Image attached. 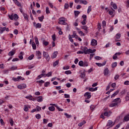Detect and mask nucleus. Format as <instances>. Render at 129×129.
I'll list each match as a JSON object with an SVG mask.
<instances>
[{
  "instance_id": "obj_27",
  "label": "nucleus",
  "mask_w": 129,
  "mask_h": 129,
  "mask_svg": "<svg viewBox=\"0 0 129 129\" xmlns=\"http://www.w3.org/2000/svg\"><path fill=\"white\" fill-rule=\"evenodd\" d=\"M9 56H14L15 55V52L11 51L8 53Z\"/></svg>"
},
{
  "instance_id": "obj_10",
  "label": "nucleus",
  "mask_w": 129,
  "mask_h": 129,
  "mask_svg": "<svg viewBox=\"0 0 129 129\" xmlns=\"http://www.w3.org/2000/svg\"><path fill=\"white\" fill-rule=\"evenodd\" d=\"M109 73V70H108V69H105L104 71V75H105V76H106V75H108Z\"/></svg>"
},
{
  "instance_id": "obj_44",
  "label": "nucleus",
  "mask_w": 129,
  "mask_h": 129,
  "mask_svg": "<svg viewBox=\"0 0 129 129\" xmlns=\"http://www.w3.org/2000/svg\"><path fill=\"white\" fill-rule=\"evenodd\" d=\"M64 115H66L67 118H70V117H71V115H69L68 113H64Z\"/></svg>"
},
{
  "instance_id": "obj_33",
  "label": "nucleus",
  "mask_w": 129,
  "mask_h": 129,
  "mask_svg": "<svg viewBox=\"0 0 129 129\" xmlns=\"http://www.w3.org/2000/svg\"><path fill=\"white\" fill-rule=\"evenodd\" d=\"M52 38L53 42H55L56 41V35L55 34H53L52 35Z\"/></svg>"
},
{
  "instance_id": "obj_12",
  "label": "nucleus",
  "mask_w": 129,
  "mask_h": 129,
  "mask_svg": "<svg viewBox=\"0 0 129 129\" xmlns=\"http://www.w3.org/2000/svg\"><path fill=\"white\" fill-rule=\"evenodd\" d=\"M111 6L113 7L114 10H116L117 9V6H116V4H114L112 2H111Z\"/></svg>"
},
{
  "instance_id": "obj_45",
  "label": "nucleus",
  "mask_w": 129,
  "mask_h": 129,
  "mask_svg": "<svg viewBox=\"0 0 129 129\" xmlns=\"http://www.w3.org/2000/svg\"><path fill=\"white\" fill-rule=\"evenodd\" d=\"M45 76L47 77H50V76H52V72H50L47 74H45Z\"/></svg>"
},
{
  "instance_id": "obj_21",
  "label": "nucleus",
  "mask_w": 129,
  "mask_h": 129,
  "mask_svg": "<svg viewBox=\"0 0 129 129\" xmlns=\"http://www.w3.org/2000/svg\"><path fill=\"white\" fill-rule=\"evenodd\" d=\"M58 64H59V60H57L53 62V67H56V66H57Z\"/></svg>"
},
{
  "instance_id": "obj_56",
  "label": "nucleus",
  "mask_w": 129,
  "mask_h": 129,
  "mask_svg": "<svg viewBox=\"0 0 129 129\" xmlns=\"http://www.w3.org/2000/svg\"><path fill=\"white\" fill-rule=\"evenodd\" d=\"M46 14H50V11H49V7H48L46 8Z\"/></svg>"
},
{
  "instance_id": "obj_22",
  "label": "nucleus",
  "mask_w": 129,
  "mask_h": 129,
  "mask_svg": "<svg viewBox=\"0 0 129 129\" xmlns=\"http://www.w3.org/2000/svg\"><path fill=\"white\" fill-rule=\"evenodd\" d=\"M85 123H86V121H85V120L83 121L82 122H80L78 124L79 126H82V125H83V124H85Z\"/></svg>"
},
{
  "instance_id": "obj_54",
  "label": "nucleus",
  "mask_w": 129,
  "mask_h": 129,
  "mask_svg": "<svg viewBox=\"0 0 129 129\" xmlns=\"http://www.w3.org/2000/svg\"><path fill=\"white\" fill-rule=\"evenodd\" d=\"M59 22H65L64 18H60L59 19Z\"/></svg>"
},
{
  "instance_id": "obj_17",
  "label": "nucleus",
  "mask_w": 129,
  "mask_h": 129,
  "mask_svg": "<svg viewBox=\"0 0 129 129\" xmlns=\"http://www.w3.org/2000/svg\"><path fill=\"white\" fill-rule=\"evenodd\" d=\"M80 77L81 78H84V77H85V70H84V72L81 73Z\"/></svg>"
},
{
  "instance_id": "obj_58",
  "label": "nucleus",
  "mask_w": 129,
  "mask_h": 129,
  "mask_svg": "<svg viewBox=\"0 0 129 129\" xmlns=\"http://www.w3.org/2000/svg\"><path fill=\"white\" fill-rule=\"evenodd\" d=\"M56 108L58 109V111H63V109L60 108L57 105L56 106Z\"/></svg>"
},
{
  "instance_id": "obj_5",
  "label": "nucleus",
  "mask_w": 129,
  "mask_h": 129,
  "mask_svg": "<svg viewBox=\"0 0 129 129\" xmlns=\"http://www.w3.org/2000/svg\"><path fill=\"white\" fill-rule=\"evenodd\" d=\"M82 50L84 54H88V48L87 47H82Z\"/></svg>"
},
{
  "instance_id": "obj_7",
  "label": "nucleus",
  "mask_w": 129,
  "mask_h": 129,
  "mask_svg": "<svg viewBox=\"0 0 129 129\" xmlns=\"http://www.w3.org/2000/svg\"><path fill=\"white\" fill-rule=\"evenodd\" d=\"M91 44L92 46H96V45H97V41L95 39H93L91 41Z\"/></svg>"
},
{
  "instance_id": "obj_26",
  "label": "nucleus",
  "mask_w": 129,
  "mask_h": 129,
  "mask_svg": "<svg viewBox=\"0 0 129 129\" xmlns=\"http://www.w3.org/2000/svg\"><path fill=\"white\" fill-rule=\"evenodd\" d=\"M74 14H75V17H78V15H79V14H80V12L75 11Z\"/></svg>"
},
{
  "instance_id": "obj_18",
  "label": "nucleus",
  "mask_w": 129,
  "mask_h": 129,
  "mask_svg": "<svg viewBox=\"0 0 129 129\" xmlns=\"http://www.w3.org/2000/svg\"><path fill=\"white\" fill-rule=\"evenodd\" d=\"M42 25L40 23H37L36 24V29H41Z\"/></svg>"
},
{
  "instance_id": "obj_60",
  "label": "nucleus",
  "mask_w": 129,
  "mask_h": 129,
  "mask_svg": "<svg viewBox=\"0 0 129 129\" xmlns=\"http://www.w3.org/2000/svg\"><path fill=\"white\" fill-rule=\"evenodd\" d=\"M20 80L24 81L25 80V78L22 77L21 76H20V77L18 76V80Z\"/></svg>"
},
{
  "instance_id": "obj_62",
  "label": "nucleus",
  "mask_w": 129,
  "mask_h": 129,
  "mask_svg": "<svg viewBox=\"0 0 129 129\" xmlns=\"http://www.w3.org/2000/svg\"><path fill=\"white\" fill-rule=\"evenodd\" d=\"M95 59H96V60H101V57L96 56V57H95Z\"/></svg>"
},
{
  "instance_id": "obj_50",
  "label": "nucleus",
  "mask_w": 129,
  "mask_h": 129,
  "mask_svg": "<svg viewBox=\"0 0 129 129\" xmlns=\"http://www.w3.org/2000/svg\"><path fill=\"white\" fill-rule=\"evenodd\" d=\"M43 44L44 46H48V45H49V42L48 41H43Z\"/></svg>"
},
{
  "instance_id": "obj_52",
  "label": "nucleus",
  "mask_w": 129,
  "mask_h": 129,
  "mask_svg": "<svg viewBox=\"0 0 129 129\" xmlns=\"http://www.w3.org/2000/svg\"><path fill=\"white\" fill-rule=\"evenodd\" d=\"M34 58V54H32L28 57L29 60H32Z\"/></svg>"
},
{
  "instance_id": "obj_55",
  "label": "nucleus",
  "mask_w": 129,
  "mask_h": 129,
  "mask_svg": "<svg viewBox=\"0 0 129 129\" xmlns=\"http://www.w3.org/2000/svg\"><path fill=\"white\" fill-rule=\"evenodd\" d=\"M48 85H50V82H47L44 84L45 87H48Z\"/></svg>"
},
{
  "instance_id": "obj_40",
  "label": "nucleus",
  "mask_w": 129,
  "mask_h": 129,
  "mask_svg": "<svg viewBox=\"0 0 129 129\" xmlns=\"http://www.w3.org/2000/svg\"><path fill=\"white\" fill-rule=\"evenodd\" d=\"M36 109L37 111H41V110H42V108H41V107L39 106H37Z\"/></svg>"
},
{
  "instance_id": "obj_28",
  "label": "nucleus",
  "mask_w": 129,
  "mask_h": 129,
  "mask_svg": "<svg viewBox=\"0 0 129 129\" xmlns=\"http://www.w3.org/2000/svg\"><path fill=\"white\" fill-rule=\"evenodd\" d=\"M117 66V62H115L112 64V68H115Z\"/></svg>"
},
{
  "instance_id": "obj_13",
  "label": "nucleus",
  "mask_w": 129,
  "mask_h": 129,
  "mask_svg": "<svg viewBox=\"0 0 129 129\" xmlns=\"http://www.w3.org/2000/svg\"><path fill=\"white\" fill-rule=\"evenodd\" d=\"M38 102H42L43 101V97L42 96H40L37 98Z\"/></svg>"
},
{
  "instance_id": "obj_43",
  "label": "nucleus",
  "mask_w": 129,
  "mask_h": 129,
  "mask_svg": "<svg viewBox=\"0 0 129 129\" xmlns=\"http://www.w3.org/2000/svg\"><path fill=\"white\" fill-rule=\"evenodd\" d=\"M102 26L103 28L106 26V22L104 20H103L102 22Z\"/></svg>"
},
{
  "instance_id": "obj_8",
  "label": "nucleus",
  "mask_w": 129,
  "mask_h": 129,
  "mask_svg": "<svg viewBox=\"0 0 129 129\" xmlns=\"http://www.w3.org/2000/svg\"><path fill=\"white\" fill-rule=\"evenodd\" d=\"M82 29H83V30H84L85 33H86V34H87L88 33V31H87V30H88V27H87V26H83L82 27Z\"/></svg>"
},
{
  "instance_id": "obj_29",
  "label": "nucleus",
  "mask_w": 129,
  "mask_h": 129,
  "mask_svg": "<svg viewBox=\"0 0 129 129\" xmlns=\"http://www.w3.org/2000/svg\"><path fill=\"white\" fill-rule=\"evenodd\" d=\"M90 107L91 110H92V111H93V110H94V109H95L96 106L92 105L90 106Z\"/></svg>"
},
{
  "instance_id": "obj_2",
  "label": "nucleus",
  "mask_w": 129,
  "mask_h": 129,
  "mask_svg": "<svg viewBox=\"0 0 129 129\" xmlns=\"http://www.w3.org/2000/svg\"><path fill=\"white\" fill-rule=\"evenodd\" d=\"M84 96H85V99H89L91 98V93L90 92H86L84 94Z\"/></svg>"
},
{
  "instance_id": "obj_15",
  "label": "nucleus",
  "mask_w": 129,
  "mask_h": 129,
  "mask_svg": "<svg viewBox=\"0 0 129 129\" xmlns=\"http://www.w3.org/2000/svg\"><path fill=\"white\" fill-rule=\"evenodd\" d=\"M46 75L45 74H41L40 75L38 76L37 78H36L37 80H38V79H40V78H42L43 76H45Z\"/></svg>"
},
{
  "instance_id": "obj_46",
  "label": "nucleus",
  "mask_w": 129,
  "mask_h": 129,
  "mask_svg": "<svg viewBox=\"0 0 129 129\" xmlns=\"http://www.w3.org/2000/svg\"><path fill=\"white\" fill-rule=\"evenodd\" d=\"M101 29V24L100 23L98 24V30L100 31Z\"/></svg>"
},
{
  "instance_id": "obj_64",
  "label": "nucleus",
  "mask_w": 129,
  "mask_h": 129,
  "mask_svg": "<svg viewBox=\"0 0 129 129\" xmlns=\"http://www.w3.org/2000/svg\"><path fill=\"white\" fill-rule=\"evenodd\" d=\"M119 126H120V124H118L115 126V127H114V129H117L119 127Z\"/></svg>"
},
{
  "instance_id": "obj_36",
  "label": "nucleus",
  "mask_w": 129,
  "mask_h": 129,
  "mask_svg": "<svg viewBox=\"0 0 129 129\" xmlns=\"http://www.w3.org/2000/svg\"><path fill=\"white\" fill-rule=\"evenodd\" d=\"M91 6H89L87 10V14H89L90 12H91Z\"/></svg>"
},
{
  "instance_id": "obj_23",
  "label": "nucleus",
  "mask_w": 129,
  "mask_h": 129,
  "mask_svg": "<svg viewBox=\"0 0 129 129\" xmlns=\"http://www.w3.org/2000/svg\"><path fill=\"white\" fill-rule=\"evenodd\" d=\"M48 109L49 110H50V111H54V110H55V107L54 106L49 107Z\"/></svg>"
},
{
  "instance_id": "obj_51",
  "label": "nucleus",
  "mask_w": 129,
  "mask_h": 129,
  "mask_svg": "<svg viewBox=\"0 0 129 129\" xmlns=\"http://www.w3.org/2000/svg\"><path fill=\"white\" fill-rule=\"evenodd\" d=\"M32 97L33 96L32 95H30L28 96H26V98H27V99H29V100H31Z\"/></svg>"
},
{
  "instance_id": "obj_14",
  "label": "nucleus",
  "mask_w": 129,
  "mask_h": 129,
  "mask_svg": "<svg viewBox=\"0 0 129 129\" xmlns=\"http://www.w3.org/2000/svg\"><path fill=\"white\" fill-rule=\"evenodd\" d=\"M118 101H120V102H121V100H120V98H117L116 99H114L113 102L116 103V102H118Z\"/></svg>"
},
{
  "instance_id": "obj_37",
  "label": "nucleus",
  "mask_w": 129,
  "mask_h": 129,
  "mask_svg": "<svg viewBox=\"0 0 129 129\" xmlns=\"http://www.w3.org/2000/svg\"><path fill=\"white\" fill-rule=\"evenodd\" d=\"M38 19L39 20L40 22H43V20H44V16H41L40 17H38Z\"/></svg>"
},
{
  "instance_id": "obj_48",
  "label": "nucleus",
  "mask_w": 129,
  "mask_h": 129,
  "mask_svg": "<svg viewBox=\"0 0 129 129\" xmlns=\"http://www.w3.org/2000/svg\"><path fill=\"white\" fill-rule=\"evenodd\" d=\"M35 39L36 45H39V40H38V38L37 37H35Z\"/></svg>"
},
{
  "instance_id": "obj_19",
  "label": "nucleus",
  "mask_w": 129,
  "mask_h": 129,
  "mask_svg": "<svg viewBox=\"0 0 129 129\" xmlns=\"http://www.w3.org/2000/svg\"><path fill=\"white\" fill-rule=\"evenodd\" d=\"M13 2L18 6V7H21V4L18 0H13Z\"/></svg>"
},
{
  "instance_id": "obj_63",
  "label": "nucleus",
  "mask_w": 129,
  "mask_h": 129,
  "mask_svg": "<svg viewBox=\"0 0 129 129\" xmlns=\"http://www.w3.org/2000/svg\"><path fill=\"white\" fill-rule=\"evenodd\" d=\"M124 85H129V81H125L124 83Z\"/></svg>"
},
{
  "instance_id": "obj_41",
  "label": "nucleus",
  "mask_w": 129,
  "mask_h": 129,
  "mask_svg": "<svg viewBox=\"0 0 129 129\" xmlns=\"http://www.w3.org/2000/svg\"><path fill=\"white\" fill-rule=\"evenodd\" d=\"M10 122L11 126H13V125H14V120H13V118H11V119L10 120Z\"/></svg>"
},
{
  "instance_id": "obj_47",
  "label": "nucleus",
  "mask_w": 129,
  "mask_h": 129,
  "mask_svg": "<svg viewBox=\"0 0 129 129\" xmlns=\"http://www.w3.org/2000/svg\"><path fill=\"white\" fill-rule=\"evenodd\" d=\"M83 66L87 67V66H88V62L85 61L83 63Z\"/></svg>"
},
{
  "instance_id": "obj_16",
  "label": "nucleus",
  "mask_w": 129,
  "mask_h": 129,
  "mask_svg": "<svg viewBox=\"0 0 129 129\" xmlns=\"http://www.w3.org/2000/svg\"><path fill=\"white\" fill-rule=\"evenodd\" d=\"M80 4H82L83 5H87L88 3L86 1V0H81L80 1Z\"/></svg>"
},
{
  "instance_id": "obj_30",
  "label": "nucleus",
  "mask_w": 129,
  "mask_h": 129,
  "mask_svg": "<svg viewBox=\"0 0 129 129\" xmlns=\"http://www.w3.org/2000/svg\"><path fill=\"white\" fill-rule=\"evenodd\" d=\"M64 9L66 10H68V9H69V4L68 3H66L64 4Z\"/></svg>"
},
{
  "instance_id": "obj_31",
  "label": "nucleus",
  "mask_w": 129,
  "mask_h": 129,
  "mask_svg": "<svg viewBox=\"0 0 129 129\" xmlns=\"http://www.w3.org/2000/svg\"><path fill=\"white\" fill-rule=\"evenodd\" d=\"M13 18L14 20H18V19H19V16H18V14H15L13 16Z\"/></svg>"
},
{
  "instance_id": "obj_35",
  "label": "nucleus",
  "mask_w": 129,
  "mask_h": 129,
  "mask_svg": "<svg viewBox=\"0 0 129 129\" xmlns=\"http://www.w3.org/2000/svg\"><path fill=\"white\" fill-rule=\"evenodd\" d=\"M19 58L21 59L22 60V59L23 58V52H21L20 53V55L19 56Z\"/></svg>"
},
{
  "instance_id": "obj_4",
  "label": "nucleus",
  "mask_w": 129,
  "mask_h": 129,
  "mask_svg": "<svg viewBox=\"0 0 129 129\" xmlns=\"http://www.w3.org/2000/svg\"><path fill=\"white\" fill-rule=\"evenodd\" d=\"M26 87H27V85L25 84L19 85L18 86V88H19V89H24V88H26Z\"/></svg>"
},
{
  "instance_id": "obj_34",
  "label": "nucleus",
  "mask_w": 129,
  "mask_h": 129,
  "mask_svg": "<svg viewBox=\"0 0 129 129\" xmlns=\"http://www.w3.org/2000/svg\"><path fill=\"white\" fill-rule=\"evenodd\" d=\"M121 37V35L120 34L117 33L115 36L116 39H119Z\"/></svg>"
},
{
  "instance_id": "obj_6",
  "label": "nucleus",
  "mask_w": 129,
  "mask_h": 129,
  "mask_svg": "<svg viewBox=\"0 0 129 129\" xmlns=\"http://www.w3.org/2000/svg\"><path fill=\"white\" fill-rule=\"evenodd\" d=\"M113 123V122H112V120H109L108 121V123L107 124V126H113L114 125V124H113L112 123Z\"/></svg>"
},
{
  "instance_id": "obj_38",
  "label": "nucleus",
  "mask_w": 129,
  "mask_h": 129,
  "mask_svg": "<svg viewBox=\"0 0 129 129\" xmlns=\"http://www.w3.org/2000/svg\"><path fill=\"white\" fill-rule=\"evenodd\" d=\"M35 117L36 118H37V119H40V118H41V114H37L35 115Z\"/></svg>"
},
{
  "instance_id": "obj_61",
  "label": "nucleus",
  "mask_w": 129,
  "mask_h": 129,
  "mask_svg": "<svg viewBox=\"0 0 129 129\" xmlns=\"http://www.w3.org/2000/svg\"><path fill=\"white\" fill-rule=\"evenodd\" d=\"M79 33L80 34V35H81V36H85V34H84V33H83V32L82 31H79Z\"/></svg>"
},
{
  "instance_id": "obj_42",
  "label": "nucleus",
  "mask_w": 129,
  "mask_h": 129,
  "mask_svg": "<svg viewBox=\"0 0 129 129\" xmlns=\"http://www.w3.org/2000/svg\"><path fill=\"white\" fill-rule=\"evenodd\" d=\"M84 62L82 60H81L79 62V66H81L82 67L83 66Z\"/></svg>"
},
{
  "instance_id": "obj_57",
  "label": "nucleus",
  "mask_w": 129,
  "mask_h": 129,
  "mask_svg": "<svg viewBox=\"0 0 129 129\" xmlns=\"http://www.w3.org/2000/svg\"><path fill=\"white\" fill-rule=\"evenodd\" d=\"M72 73L71 72V71H67L65 72V74L68 75V74H71Z\"/></svg>"
},
{
  "instance_id": "obj_20",
  "label": "nucleus",
  "mask_w": 129,
  "mask_h": 129,
  "mask_svg": "<svg viewBox=\"0 0 129 129\" xmlns=\"http://www.w3.org/2000/svg\"><path fill=\"white\" fill-rule=\"evenodd\" d=\"M124 120H125V121H128V120H129V114L124 116Z\"/></svg>"
},
{
  "instance_id": "obj_39",
  "label": "nucleus",
  "mask_w": 129,
  "mask_h": 129,
  "mask_svg": "<svg viewBox=\"0 0 129 129\" xmlns=\"http://www.w3.org/2000/svg\"><path fill=\"white\" fill-rule=\"evenodd\" d=\"M23 15L25 20H28V15L26 13H23Z\"/></svg>"
},
{
  "instance_id": "obj_59",
  "label": "nucleus",
  "mask_w": 129,
  "mask_h": 129,
  "mask_svg": "<svg viewBox=\"0 0 129 129\" xmlns=\"http://www.w3.org/2000/svg\"><path fill=\"white\" fill-rule=\"evenodd\" d=\"M11 69H12V70H17V69H18V67L13 66L11 68Z\"/></svg>"
},
{
  "instance_id": "obj_9",
  "label": "nucleus",
  "mask_w": 129,
  "mask_h": 129,
  "mask_svg": "<svg viewBox=\"0 0 129 129\" xmlns=\"http://www.w3.org/2000/svg\"><path fill=\"white\" fill-rule=\"evenodd\" d=\"M6 29H7V27H0V34H3L5 31H6Z\"/></svg>"
},
{
  "instance_id": "obj_25",
  "label": "nucleus",
  "mask_w": 129,
  "mask_h": 129,
  "mask_svg": "<svg viewBox=\"0 0 129 129\" xmlns=\"http://www.w3.org/2000/svg\"><path fill=\"white\" fill-rule=\"evenodd\" d=\"M125 98L126 101H128V100H129V92H128L126 93V95L125 96Z\"/></svg>"
},
{
  "instance_id": "obj_32",
  "label": "nucleus",
  "mask_w": 129,
  "mask_h": 129,
  "mask_svg": "<svg viewBox=\"0 0 129 129\" xmlns=\"http://www.w3.org/2000/svg\"><path fill=\"white\" fill-rule=\"evenodd\" d=\"M69 39L70 42H71V43H73L74 42L73 39H72V37H71V35L70 34L69 35Z\"/></svg>"
},
{
  "instance_id": "obj_53",
  "label": "nucleus",
  "mask_w": 129,
  "mask_h": 129,
  "mask_svg": "<svg viewBox=\"0 0 129 129\" xmlns=\"http://www.w3.org/2000/svg\"><path fill=\"white\" fill-rule=\"evenodd\" d=\"M36 55H37V56H41V55H42V53H41V52H40V51H37Z\"/></svg>"
},
{
  "instance_id": "obj_1",
  "label": "nucleus",
  "mask_w": 129,
  "mask_h": 129,
  "mask_svg": "<svg viewBox=\"0 0 129 129\" xmlns=\"http://www.w3.org/2000/svg\"><path fill=\"white\" fill-rule=\"evenodd\" d=\"M43 57L45 58L47 62H49V61H50V56L49 55V54L48 53V52L43 51Z\"/></svg>"
},
{
  "instance_id": "obj_11",
  "label": "nucleus",
  "mask_w": 129,
  "mask_h": 129,
  "mask_svg": "<svg viewBox=\"0 0 129 129\" xmlns=\"http://www.w3.org/2000/svg\"><path fill=\"white\" fill-rule=\"evenodd\" d=\"M57 54H58V51H54L52 56H51V58L52 59H55L57 57Z\"/></svg>"
},
{
  "instance_id": "obj_3",
  "label": "nucleus",
  "mask_w": 129,
  "mask_h": 129,
  "mask_svg": "<svg viewBox=\"0 0 129 129\" xmlns=\"http://www.w3.org/2000/svg\"><path fill=\"white\" fill-rule=\"evenodd\" d=\"M119 103H120V101H119L118 102L116 103H112L109 105V107H114V106H116V105H118V104H119Z\"/></svg>"
},
{
  "instance_id": "obj_24",
  "label": "nucleus",
  "mask_w": 129,
  "mask_h": 129,
  "mask_svg": "<svg viewBox=\"0 0 129 129\" xmlns=\"http://www.w3.org/2000/svg\"><path fill=\"white\" fill-rule=\"evenodd\" d=\"M32 46L34 50H36V49H37V46H36V43H35V42H32Z\"/></svg>"
},
{
  "instance_id": "obj_49",
  "label": "nucleus",
  "mask_w": 129,
  "mask_h": 129,
  "mask_svg": "<svg viewBox=\"0 0 129 129\" xmlns=\"http://www.w3.org/2000/svg\"><path fill=\"white\" fill-rule=\"evenodd\" d=\"M8 17L9 19H10V20H14V15H9Z\"/></svg>"
}]
</instances>
